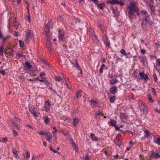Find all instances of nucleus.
Returning <instances> with one entry per match:
<instances>
[{
    "mask_svg": "<svg viewBox=\"0 0 160 160\" xmlns=\"http://www.w3.org/2000/svg\"><path fill=\"white\" fill-rule=\"evenodd\" d=\"M153 22L151 21L150 19V16L149 15L144 16L142 17V21L141 24L142 27L143 29H145L148 24L150 25H152Z\"/></svg>",
    "mask_w": 160,
    "mask_h": 160,
    "instance_id": "nucleus-1",
    "label": "nucleus"
},
{
    "mask_svg": "<svg viewBox=\"0 0 160 160\" xmlns=\"http://www.w3.org/2000/svg\"><path fill=\"white\" fill-rule=\"evenodd\" d=\"M51 21H49L45 25L44 31L46 35V39H47L48 40H49L51 38L50 36V31L49 29V27L51 25Z\"/></svg>",
    "mask_w": 160,
    "mask_h": 160,
    "instance_id": "nucleus-2",
    "label": "nucleus"
},
{
    "mask_svg": "<svg viewBox=\"0 0 160 160\" xmlns=\"http://www.w3.org/2000/svg\"><path fill=\"white\" fill-rule=\"evenodd\" d=\"M107 3L108 4L113 5L115 4H118L121 6H123L124 5L123 1L121 0H108Z\"/></svg>",
    "mask_w": 160,
    "mask_h": 160,
    "instance_id": "nucleus-3",
    "label": "nucleus"
},
{
    "mask_svg": "<svg viewBox=\"0 0 160 160\" xmlns=\"http://www.w3.org/2000/svg\"><path fill=\"white\" fill-rule=\"evenodd\" d=\"M33 33L32 31L29 30L27 33L25 42L28 43L30 40H32L33 38Z\"/></svg>",
    "mask_w": 160,
    "mask_h": 160,
    "instance_id": "nucleus-4",
    "label": "nucleus"
},
{
    "mask_svg": "<svg viewBox=\"0 0 160 160\" xmlns=\"http://www.w3.org/2000/svg\"><path fill=\"white\" fill-rule=\"evenodd\" d=\"M129 8L133 9L136 10V13L137 15H138L139 14V9L136 6L135 2H130V6H128Z\"/></svg>",
    "mask_w": 160,
    "mask_h": 160,
    "instance_id": "nucleus-5",
    "label": "nucleus"
},
{
    "mask_svg": "<svg viewBox=\"0 0 160 160\" xmlns=\"http://www.w3.org/2000/svg\"><path fill=\"white\" fill-rule=\"evenodd\" d=\"M58 39L60 41H64L65 38L64 36V32L62 30H59L58 36Z\"/></svg>",
    "mask_w": 160,
    "mask_h": 160,
    "instance_id": "nucleus-6",
    "label": "nucleus"
},
{
    "mask_svg": "<svg viewBox=\"0 0 160 160\" xmlns=\"http://www.w3.org/2000/svg\"><path fill=\"white\" fill-rule=\"evenodd\" d=\"M139 110L141 111H142L144 114H146L147 112V107L144 106L143 104L141 103L139 104Z\"/></svg>",
    "mask_w": 160,
    "mask_h": 160,
    "instance_id": "nucleus-7",
    "label": "nucleus"
},
{
    "mask_svg": "<svg viewBox=\"0 0 160 160\" xmlns=\"http://www.w3.org/2000/svg\"><path fill=\"white\" fill-rule=\"evenodd\" d=\"M50 108V103L48 101H46L43 107V110L45 111L46 112H47L49 110Z\"/></svg>",
    "mask_w": 160,
    "mask_h": 160,
    "instance_id": "nucleus-8",
    "label": "nucleus"
},
{
    "mask_svg": "<svg viewBox=\"0 0 160 160\" xmlns=\"http://www.w3.org/2000/svg\"><path fill=\"white\" fill-rule=\"evenodd\" d=\"M14 51L12 48H8L6 50L5 53L10 56H11L14 54Z\"/></svg>",
    "mask_w": 160,
    "mask_h": 160,
    "instance_id": "nucleus-9",
    "label": "nucleus"
},
{
    "mask_svg": "<svg viewBox=\"0 0 160 160\" xmlns=\"http://www.w3.org/2000/svg\"><path fill=\"white\" fill-rule=\"evenodd\" d=\"M110 92L113 94H114L117 92V87L116 86L112 87L110 89Z\"/></svg>",
    "mask_w": 160,
    "mask_h": 160,
    "instance_id": "nucleus-10",
    "label": "nucleus"
},
{
    "mask_svg": "<svg viewBox=\"0 0 160 160\" xmlns=\"http://www.w3.org/2000/svg\"><path fill=\"white\" fill-rule=\"evenodd\" d=\"M47 138V140H48L49 142H50V141L52 139V135L50 132H47L46 134Z\"/></svg>",
    "mask_w": 160,
    "mask_h": 160,
    "instance_id": "nucleus-11",
    "label": "nucleus"
},
{
    "mask_svg": "<svg viewBox=\"0 0 160 160\" xmlns=\"http://www.w3.org/2000/svg\"><path fill=\"white\" fill-rule=\"evenodd\" d=\"M51 39L49 40H48L47 39V47L48 49L50 51H52V43L50 42Z\"/></svg>",
    "mask_w": 160,
    "mask_h": 160,
    "instance_id": "nucleus-12",
    "label": "nucleus"
},
{
    "mask_svg": "<svg viewBox=\"0 0 160 160\" xmlns=\"http://www.w3.org/2000/svg\"><path fill=\"white\" fill-rule=\"evenodd\" d=\"M89 35L91 37H92L96 35L95 34L94 31L93 30L92 28H90L89 29Z\"/></svg>",
    "mask_w": 160,
    "mask_h": 160,
    "instance_id": "nucleus-13",
    "label": "nucleus"
},
{
    "mask_svg": "<svg viewBox=\"0 0 160 160\" xmlns=\"http://www.w3.org/2000/svg\"><path fill=\"white\" fill-rule=\"evenodd\" d=\"M17 55H16V58H17L19 59L23 57L25 58L26 57L25 55H23L22 52H19L18 53H16Z\"/></svg>",
    "mask_w": 160,
    "mask_h": 160,
    "instance_id": "nucleus-14",
    "label": "nucleus"
},
{
    "mask_svg": "<svg viewBox=\"0 0 160 160\" xmlns=\"http://www.w3.org/2000/svg\"><path fill=\"white\" fill-rule=\"evenodd\" d=\"M89 102L90 103L92 107H95L98 103V102L96 100H95L94 99H92L89 101Z\"/></svg>",
    "mask_w": 160,
    "mask_h": 160,
    "instance_id": "nucleus-15",
    "label": "nucleus"
},
{
    "mask_svg": "<svg viewBox=\"0 0 160 160\" xmlns=\"http://www.w3.org/2000/svg\"><path fill=\"white\" fill-rule=\"evenodd\" d=\"M70 143L71 144L72 147L76 151L78 150V149L77 147L76 146L75 144L72 140L71 141Z\"/></svg>",
    "mask_w": 160,
    "mask_h": 160,
    "instance_id": "nucleus-16",
    "label": "nucleus"
},
{
    "mask_svg": "<svg viewBox=\"0 0 160 160\" xmlns=\"http://www.w3.org/2000/svg\"><path fill=\"white\" fill-rule=\"evenodd\" d=\"M79 121V120L78 118H74L72 122L73 125V126H76L78 123Z\"/></svg>",
    "mask_w": 160,
    "mask_h": 160,
    "instance_id": "nucleus-17",
    "label": "nucleus"
},
{
    "mask_svg": "<svg viewBox=\"0 0 160 160\" xmlns=\"http://www.w3.org/2000/svg\"><path fill=\"white\" fill-rule=\"evenodd\" d=\"M151 156L152 157H153L157 159L158 158H160V155H159L158 153H152Z\"/></svg>",
    "mask_w": 160,
    "mask_h": 160,
    "instance_id": "nucleus-18",
    "label": "nucleus"
},
{
    "mask_svg": "<svg viewBox=\"0 0 160 160\" xmlns=\"http://www.w3.org/2000/svg\"><path fill=\"white\" fill-rule=\"evenodd\" d=\"M112 8L113 10V12L114 14V15L116 17H118V16H119V13L117 11V10L114 9L113 7H112Z\"/></svg>",
    "mask_w": 160,
    "mask_h": 160,
    "instance_id": "nucleus-19",
    "label": "nucleus"
},
{
    "mask_svg": "<svg viewBox=\"0 0 160 160\" xmlns=\"http://www.w3.org/2000/svg\"><path fill=\"white\" fill-rule=\"evenodd\" d=\"M50 121V119L47 116L45 117L44 119V122L46 124H48L49 122Z\"/></svg>",
    "mask_w": 160,
    "mask_h": 160,
    "instance_id": "nucleus-20",
    "label": "nucleus"
},
{
    "mask_svg": "<svg viewBox=\"0 0 160 160\" xmlns=\"http://www.w3.org/2000/svg\"><path fill=\"white\" fill-rule=\"evenodd\" d=\"M106 39L104 41L105 44L108 47L110 46V42L108 41L107 36L106 35Z\"/></svg>",
    "mask_w": 160,
    "mask_h": 160,
    "instance_id": "nucleus-21",
    "label": "nucleus"
},
{
    "mask_svg": "<svg viewBox=\"0 0 160 160\" xmlns=\"http://www.w3.org/2000/svg\"><path fill=\"white\" fill-rule=\"evenodd\" d=\"M90 136H91V138L93 140L95 141H97L98 140V138L95 136L94 134H93L92 133H91L90 134Z\"/></svg>",
    "mask_w": 160,
    "mask_h": 160,
    "instance_id": "nucleus-22",
    "label": "nucleus"
},
{
    "mask_svg": "<svg viewBox=\"0 0 160 160\" xmlns=\"http://www.w3.org/2000/svg\"><path fill=\"white\" fill-rule=\"evenodd\" d=\"M29 111L32 114H33L35 117H37L38 116V113L35 111L33 110H31L30 109H29Z\"/></svg>",
    "mask_w": 160,
    "mask_h": 160,
    "instance_id": "nucleus-23",
    "label": "nucleus"
},
{
    "mask_svg": "<svg viewBox=\"0 0 160 160\" xmlns=\"http://www.w3.org/2000/svg\"><path fill=\"white\" fill-rule=\"evenodd\" d=\"M130 10L129 12V13L131 15H134V12H136V10L133 9L129 8Z\"/></svg>",
    "mask_w": 160,
    "mask_h": 160,
    "instance_id": "nucleus-24",
    "label": "nucleus"
},
{
    "mask_svg": "<svg viewBox=\"0 0 160 160\" xmlns=\"http://www.w3.org/2000/svg\"><path fill=\"white\" fill-rule=\"evenodd\" d=\"M109 123H110L112 126L114 127L116 126L115 125L116 123V122L111 119L110 122H109Z\"/></svg>",
    "mask_w": 160,
    "mask_h": 160,
    "instance_id": "nucleus-25",
    "label": "nucleus"
},
{
    "mask_svg": "<svg viewBox=\"0 0 160 160\" xmlns=\"http://www.w3.org/2000/svg\"><path fill=\"white\" fill-rule=\"evenodd\" d=\"M11 125L13 126L14 125L17 128V129H19L20 128V125H17L14 122L12 121L11 122Z\"/></svg>",
    "mask_w": 160,
    "mask_h": 160,
    "instance_id": "nucleus-26",
    "label": "nucleus"
},
{
    "mask_svg": "<svg viewBox=\"0 0 160 160\" xmlns=\"http://www.w3.org/2000/svg\"><path fill=\"white\" fill-rule=\"evenodd\" d=\"M118 81V80L115 79H112L110 81V84L112 85H113L114 84L117 82Z\"/></svg>",
    "mask_w": 160,
    "mask_h": 160,
    "instance_id": "nucleus-27",
    "label": "nucleus"
},
{
    "mask_svg": "<svg viewBox=\"0 0 160 160\" xmlns=\"http://www.w3.org/2000/svg\"><path fill=\"white\" fill-rule=\"evenodd\" d=\"M55 79L56 81L59 82L62 79V78L60 76H56L55 77Z\"/></svg>",
    "mask_w": 160,
    "mask_h": 160,
    "instance_id": "nucleus-28",
    "label": "nucleus"
},
{
    "mask_svg": "<svg viewBox=\"0 0 160 160\" xmlns=\"http://www.w3.org/2000/svg\"><path fill=\"white\" fill-rule=\"evenodd\" d=\"M120 52L124 56H126L128 55V53L126 52L125 50L124 49H121Z\"/></svg>",
    "mask_w": 160,
    "mask_h": 160,
    "instance_id": "nucleus-29",
    "label": "nucleus"
},
{
    "mask_svg": "<svg viewBox=\"0 0 160 160\" xmlns=\"http://www.w3.org/2000/svg\"><path fill=\"white\" fill-rule=\"evenodd\" d=\"M92 38L93 42H98V38L96 35L92 37Z\"/></svg>",
    "mask_w": 160,
    "mask_h": 160,
    "instance_id": "nucleus-30",
    "label": "nucleus"
},
{
    "mask_svg": "<svg viewBox=\"0 0 160 160\" xmlns=\"http://www.w3.org/2000/svg\"><path fill=\"white\" fill-rule=\"evenodd\" d=\"M141 14L142 15V17L147 16V15H149L147 12L145 10H142L141 12Z\"/></svg>",
    "mask_w": 160,
    "mask_h": 160,
    "instance_id": "nucleus-31",
    "label": "nucleus"
},
{
    "mask_svg": "<svg viewBox=\"0 0 160 160\" xmlns=\"http://www.w3.org/2000/svg\"><path fill=\"white\" fill-rule=\"evenodd\" d=\"M26 65L27 67L29 69L31 68H32V66L30 63L28 62H26Z\"/></svg>",
    "mask_w": 160,
    "mask_h": 160,
    "instance_id": "nucleus-32",
    "label": "nucleus"
},
{
    "mask_svg": "<svg viewBox=\"0 0 160 160\" xmlns=\"http://www.w3.org/2000/svg\"><path fill=\"white\" fill-rule=\"evenodd\" d=\"M3 46L2 45L0 47V55L3 56Z\"/></svg>",
    "mask_w": 160,
    "mask_h": 160,
    "instance_id": "nucleus-33",
    "label": "nucleus"
},
{
    "mask_svg": "<svg viewBox=\"0 0 160 160\" xmlns=\"http://www.w3.org/2000/svg\"><path fill=\"white\" fill-rule=\"evenodd\" d=\"M81 91H79L77 92V93L76 97L78 98H79L81 96Z\"/></svg>",
    "mask_w": 160,
    "mask_h": 160,
    "instance_id": "nucleus-34",
    "label": "nucleus"
},
{
    "mask_svg": "<svg viewBox=\"0 0 160 160\" xmlns=\"http://www.w3.org/2000/svg\"><path fill=\"white\" fill-rule=\"evenodd\" d=\"M115 99V97L114 96L111 97L110 98V101L111 103H113Z\"/></svg>",
    "mask_w": 160,
    "mask_h": 160,
    "instance_id": "nucleus-35",
    "label": "nucleus"
},
{
    "mask_svg": "<svg viewBox=\"0 0 160 160\" xmlns=\"http://www.w3.org/2000/svg\"><path fill=\"white\" fill-rule=\"evenodd\" d=\"M139 76H140V79H143V78L144 76V72H140L139 74Z\"/></svg>",
    "mask_w": 160,
    "mask_h": 160,
    "instance_id": "nucleus-36",
    "label": "nucleus"
},
{
    "mask_svg": "<svg viewBox=\"0 0 160 160\" xmlns=\"http://www.w3.org/2000/svg\"><path fill=\"white\" fill-rule=\"evenodd\" d=\"M62 75V79H64L65 80V82H68V78L65 75H63L62 74H61Z\"/></svg>",
    "mask_w": 160,
    "mask_h": 160,
    "instance_id": "nucleus-37",
    "label": "nucleus"
},
{
    "mask_svg": "<svg viewBox=\"0 0 160 160\" xmlns=\"http://www.w3.org/2000/svg\"><path fill=\"white\" fill-rule=\"evenodd\" d=\"M75 67L77 68V69H78V70H80V71H81L80 72L81 73L82 71L81 70L80 67L79 66V65L77 63V62H76V64H75Z\"/></svg>",
    "mask_w": 160,
    "mask_h": 160,
    "instance_id": "nucleus-38",
    "label": "nucleus"
},
{
    "mask_svg": "<svg viewBox=\"0 0 160 160\" xmlns=\"http://www.w3.org/2000/svg\"><path fill=\"white\" fill-rule=\"evenodd\" d=\"M19 43L20 46V47L22 48L23 47L24 45V43L21 40H19Z\"/></svg>",
    "mask_w": 160,
    "mask_h": 160,
    "instance_id": "nucleus-39",
    "label": "nucleus"
},
{
    "mask_svg": "<svg viewBox=\"0 0 160 160\" xmlns=\"http://www.w3.org/2000/svg\"><path fill=\"white\" fill-rule=\"evenodd\" d=\"M65 85L67 86L68 87L70 88V82L68 81V82H65Z\"/></svg>",
    "mask_w": 160,
    "mask_h": 160,
    "instance_id": "nucleus-40",
    "label": "nucleus"
},
{
    "mask_svg": "<svg viewBox=\"0 0 160 160\" xmlns=\"http://www.w3.org/2000/svg\"><path fill=\"white\" fill-rule=\"evenodd\" d=\"M156 143L158 145H160V137H158L156 139Z\"/></svg>",
    "mask_w": 160,
    "mask_h": 160,
    "instance_id": "nucleus-41",
    "label": "nucleus"
},
{
    "mask_svg": "<svg viewBox=\"0 0 160 160\" xmlns=\"http://www.w3.org/2000/svg\"><path fill=\"white\" fill-rule=\"evenodd\" d=\"M143 79H144V81L145 82H146L148 81V77L147 75L146 74L145 76H144L143 77Z\"/></svg>",
    "mask_w": 160,
    "mask_h": 160,
    "instance_id": "nucleus-42",
    "label": "nucleus"
},
{
    "mask_svg": "<svg viewBox=\"0 0 160 160\" xmlns=\"http://www.w3.org/2000/svg\"><path fill=\"white\" fill-rule=\"evenodd\" d=\"M84 159L85 160H91V158L88 155V154H87L85 156Z\"/></svg>",
    "mask_w": 160,
    "mask_h": 160,
    "instance_id": "nucleus-43",
    "label": "nucleus"
},
{
    "mask_svg": "<svg viewBox=\"0 0 160 160\" xmlns=\"http://www.w3.org/2000/svg\"><path fill=\"white\" fill-rule=\"evenodd\" d=\"M104 6V4L102 3H100L98 6V7L101 9H102Z\"/></svg>",
    "mask_w": 160,
    "mask_h": 160,
    "instance_id": "nucleus-44",
    "label": "nucleus"
},
{
    "mask_svg": "<svg viewBox=\"0 0 160 160\" xmlns=\"http://www.w3.org/2000/svg\"><path fill=\"white\" fill-rule=\"evenodd\" d=\"M44 81H43V82H44V83L45 84H46V85H48L49 84L50 82L47 80H46L44 79Z\"/></svg>",
    "mask_w": 160,
    "mask_h": 160,
    "instance_id": "nucleus-45",
    "label": "nucleus"
},
{
    "mask_svg": "<svg viewBox=\"0 0 160 160\" xmlns=\"http://www.w3.org/2000/svg\"><path fill=\"white\" fill-rule=\"evenodd\" d=\"M146 136L148 138L150 136V132L148 130H146L145 132Z\"/></svg>",
    "mask_w": 160,
    "mask_h": 160,
    "instance_id": "nucleus-46",
    "label": "nucleus"
},
{
    "mask_svg": "<svg viewBox=\"0 0 160 160\" xmlns=\"http://www.w3.org/2000/svg\"><path fill=\"white\" fill-rule=\"evenodd\" d=\"M153 78H154V80L156 82H157L158 81V78L157 77L155 73L153 74Z\"/></svg>",
    "mask_w": 160,
    "mask_h": 160,
    "instance_id": "nucleus-47",
    "label": "nucleus"
},
{
    "mask_svg": "<svg viewBox=\"0 0 160 160\" xmlns=\"http://www.w3.org/2000/svg\"><path fill=\"white\" fill-rule=\"evenodd\" d=\"M128 132L132 134V135H133V136H135L136 135L135 133L134 132H131L130 131H128L127 130L125 131V132H122L124 133L125 132Z\"/></svg>",
    "mask_w": 160,
    "mask_h": 160,
    "instance_id": "nucleus-48",
    "label": "nucleus"
},
{
    "mask_svg": "<svg viewBox=\"0 0 160 160\" xmlns=\"http://www.w3.org/2000/svg\"><path fill=\"white\" fill-rule=\"evenodd\" d=\"M0 73L2 74L3 76L6 75V72L4 70H0Z\"/></svg>",
    "mask_w": 160,
    "mask_h": 160,
    "instance_id": "nucleus-49",
    "label": "nucleus"
},
{
    "mask_svg": "<svg viewBox=\"0 0 160 160\" xmlns=\"http://www.w3.org/2000/svg\"><path fill=\"white\" fill-rule=\"evenodd\" d=\"M50 150H51L52 151V152H53L54 153H59V152L58 151H56L55 150L53 149L52 148H50Z\"/></svg>",
    "mask_w": 160,
    "mask_h": 160,
    "instance_id": "nucleus-50",
    "label": "nucleus"
},
{
    "mask_svg": "<svg viewBox=\"0 0 160 160\" xmlns=\"http://www.w3.org/2000/svg\"><path fill=\"white\" fill-rule=\"evenodd\" d=\"M148 100L149 102L151 103H152L154 102V101L152 100V98L150 96L148 97Z\"/></svg>",
    "mask_w": 160,
    "mask_h": 160,
    "instance_id": "nucleus-51",
    "label": "nucleus"
},
{
    "mask_svg": "<svg viewBox=\"0 0 160 160\" xmlns=\"http://www.w3.org/2000/svg\"><path fill=\"white\" fill-rule=\"evenodd\" d=\"M12 151L13 154H14V155L16 153H17V151H16L15 149V148H12Z\"/></svg>",
    "mask_w": 160,
    "mask_h": 160,
    "instance_id": "nucleus-52",
    "label": "nucleus"
},
{
    "mask_svg": "<svg viewBox=\"0 0 160 160\" xmlns=\"http://www.w3.org/2000/svg\"><path fill=\"white\" fill-rule=\"evenodd\" d=\"M141 52L142 54H144L145 53L146 51L144 49H142L141 50Z\"/></svg>",
    "mask_w": 160,
    "mask_h": 160,
    "instance_id": "nucleus-53",
    "label": "nucleus"
},
{
    "mask_svg": "<svg viewBox=\"0 0 160 160\" xmlns=\"http://www.w3.org/2000/svg\"><path fill=\"white\" fill-rule=\"evenodd\" d=\"M12 131L13 132V134L14 136H16L18 135V133L16 132V131L15 130L13 129L12 130Z\"/></svg>",
    "mask_w": 160,
    "mask_h": 160,
    "instance_id": "nucleus-54",
    "label": "nucleus"
},
{
    "mask_svg": "<svg viewBox=\"0 0 160 160\" xmlns=\"http://www.w3.org/2000/svg\"><path fill=\"white\" fill-rule=\"evenodd\" d=\"M39 133L40 135H46V133H44V132H42L41 131V132H39Z\"/></svg>",
    "mask_w": 160,
    "mask_h": 160,
    "instance_id": "nucleus-55",
    "label": "nucleus"
},
{
    "mask_svg": "<svg viewBox=\"0 0 160 160\" xmlns=\"http://www.w3.org/2000/svg\"><path fill=\"white\" fill-rule=\"evenodd\" d=\"M156 62L158 63V65L160 66V60L159 59H157Z\"/></svg>",
    "mask_w": 160,
    "mask_h": 160,
    "instance_id": "nucleus-56",
    "label": "nucleus"
},
{
    "mask_svg": "<svg viewBox=\"0 0 160 160\" xmlns=\"http://www.w3.org/2000/svg\"><path fill=\"white\" fill-rule=\"evenodd\" d=\"M8 36H7L3 38V41L5 42L6 40H7L8 38Z\"/></svg>",
    "mask_w": 160,
    "mask_h": 160,
    "instance_id": "nucleus-57",
    "label": "nucleus"
},
{
    "mask_svg": "<svg viewBox=\"0 0 160 160\" xmlns=\"http://www.w3.org/2000/svg\"><path fill=\"white\" fill-rule=\"evenodd\" d=\"M2 141L3 142H5L6 141H7V138H2Z\"/></svg>",
    "mask_w": 160,
    "mask_h": 160,
    "instance_id": "nucleus-58",
    "label": "nucleus"
},
{
    "mask_svg": "<svg viewBox=\"0 0 160 160\" xmlns=\"http://www.w3.org/2000/svg\"><path fill=\"white\" fill-rule=\"evenodd\" d=\"M30 15L29 13H28V17H27V19L28 20L29 22H30Z\"/></svg>",
    "mask_w": 160,
    "mask_h": 160,
    "instance_id": "nucleus-59",
    "label": "nucleus"
},
{
    "mask_svg": "<svg viewBox=\"0 0 160 160\" xmlns=\"http://www.w3.org/2000/svg\"><path fill=\"white\" fill-rule=\"evenodd\" d=\"M49 88L54 93H57V92L56 90H54L52 88L49 87Z\"/></svg>",
    "mask_w": 160,
    "mask_h": 160,
    "instance_id": "nucleus-60",
    "label": "nucleus"
},
{
    "mask_svg": "<svg viewBox=\"0 0 160 160\" xmlns=\"http://www.w3.org/2000/svg\"><path fill=\"white\" fill-rule=\"evenodd\" d=\"M26 158H27L26 160H28V158H30V154H28V155H26Z\"/></svg>",
    "mask_w": 160,
    "mask_h": 160,
    "instance_id": "nucleus-61",
    "label": "nucleus"
},
{
    "mask_svg": "<svg viewBox=\"0 0 160 160\" xmlns=\"http://www.w3.org/2000/svg\"><path fill=\"white\" fill-rule=\"evenodd\" d=\"M15 32L14 33V36H18V34H17V33L18 32H16V31H14Z\"/></svg>",
    "mask_w": 160,
    "mask_h": 160,
    "instance_id": "nucleus-62",
    "label": "nucleus"
},
{
    "mask_svg": "<svg viewBox=\"0 0 160 160\" xmlns=\"http://www.w3.org/2000/svg\"><path fill=\"white\" fill-rule=\"evenodd\" d=\"M116 131H118L119 130V128L118 127H117L116 125L114 127Z\"/></svg>",
    "mask_w": 160,
    "mask_h": 160,
    "instance_id": "nucleus-63",
    "label": "nucleus"
},
{
    "mask_svg": "<svg viewBox=\"0 0 160 160\" xmlns=\"http://www.w3.org/2000/svg\"><path fill=\"white\" fill-rule=\"evenodd\" d=\"M99 72L101 73H102L103 72V68H100Z\"/></svg>",
    "mask_w": 160,
    "mask_h": 160,
    "instance_id": "nucleus-64",
    "label": "nucleus"
}]
</instances>
